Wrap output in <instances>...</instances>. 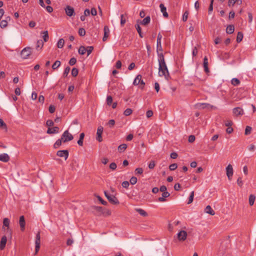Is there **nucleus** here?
<instances>
[{"mask_svg": "<svg viewBox=\"0 0 256 256\" xmlns=\"http://www.w3.org/2000/svg\"><path fill=\"white\" fill-rule=\"evenodd\" d=\"M158 61L159 64L158 74L160 76H164L167 78V76H169V73L168 68L166 66L164 56L162 52L158 54Z\"/></svg>", "mask_w": 256, "mask_h": 256, "instance_id": "obj_1", "label": "nucleus"}, {"mask_svg": "<svg viewBox=\"0 0 256 256\" xmlns=\"http://www.w3.org/2000/svg\"><path fill=\"white\" fill-rule=\"evenodd\" d=\"M61 138L63 140V143H65L72 140L74 136L68 130H66L62 134Z\"/></svg>", "mask_w": 256, "mask_h": 256, "instance_id": "obj_2", "label": "nucleus"}, {"mask_svg": "<svg viewBox=\"0 0 256 256\" xmlns=\"http://www.w3.org/2000/svg\"><path fill=\"white\" fill-rule=\"evenodd\" d=\"M104 194L110 202L113 204H119L120 202L118 199L115 196L108 194L106 192H104Z\"/></svg>", "mask_w": 256, "mask_h": 256, "instance_id": "obj_3", "label": "nucleus"}, {"mask_svg": "<svg viewBox=\"0 0 256 256\" xmlns=\"http://www.w3.org/2000/svg\"><path fill=\"white\" fill-rule=\"evenodd\" d=\"M139 84H140V88L143 89L145 86V82L142 80V76L140 74L136 76L133 82V84L134 86H138Z\"/></svg>", "mask_w": 256, "mask_h": 256, "instance_id": "obj_4", "label": "nucleus"}, {"mask_svg": "<svg viewBox=\"0 0 256 256\" xmlns=\"http://www.w3.org/2000/svg\"><path fill=\"white\" fill-rule=\"evenodd\" d=\"M32 54V48L30 47H26L24 48L20 53L22 58H27Z\"/></svg>", "mask_w": 256, "mask_h": 256, "instance_id": "obj_5", "label": "nucleus"}, {"mask_svg": "<svg viewBox=\"0 0 256 256\" xmlns=\"http://www.w3.org/2000/svg\"><path fill=\"white\" fill-rule=\"evenodd\" d=\"M226 174L227 177L228 178V180L230 181H231L232 180V176H233V174H234V170H233L232 166L230 164H229L226 166Z\"/></svg>", "mask_w": 256, "mask_h": 256, "instance_id": "obj_6", "label": "nucleus"}, {"mask_svg": "<svg viewBox=\"0 0 256 256\" xmlns=\"http://www.w3.org/2000/svg\"><path fill=\"white\" fill-rule=\"evenodd\" d=\"M40 232H38L36 235V240H35V253L34 254H36L40 250Z\"/></svg>", "mask_w": 256, "mask_h": 256, "instance_id": "obj_7", "label": "nucleus"}, {"mask_svg": "<svg viewBox=\"0 0 256 256\" xmlns=\"http://www.w3.org/2000/svg\"><path fill=\"white\" fill-rule=\"evenodd\" d=\"M92 209L94 212H96V214L97 215H101L102 214H104L105 212L104 211V208L102 206H92Z\"/></svg>", "mask_w": 256, "mask_h": 256, "instance_id": "obj_8", "label": "nucleus"}, {"mask_svg": "<svg viewBox=\"0 0 256 256\" xmlns=\"http://www.w3.org/2000/svg\"><path fill=\"white\" fill-rule=\"evenodd\" d=\"M162 38V36L159 33L157 37V44H156V52L158 54H160L159 52L162 51V46L161 40Z\"/></svg>", "mask_w": 256, "mask_h": 256, "instance_id": "obj_9", "label": "nucleus"}, {"mask_svg": "<svg viewBox=\"0 0 256 256\" xmlns=\"http://www.w3.org/2000/svg\"><path fill=\"white\" fill-rule=\"evenodd\" d=\"M69 152L68 150H60L56 152V156L59 157H64V160H66L68 157Z\"/></svg>", "mask_w": 256, "mask_h": 256, "instance_id": "obj_10", "label": "nucleus"}, {"mask_svg": "<svg viewBox=\"0 0 256 256\" xmlns=\"http://www.w3.org/2000/svg\"><path fill=\"white\" fill-rule=\"evenodd\" d=\"M103 130L104 128L101 126H99L98 128L96 140L99 142H101L102 140V135L103 132Z\"/></svg>", "mask_w": 256, "mask_h": 256, "instance_id": "obj_11", "label": "nucleus"}, {"mask_svg": "<svg viewBox=\"0 0 256 256\" xmlns=\"http://www.w3.org/2000/svg\"><path fill=\"white\" fill-rule=\"evenodd\" d=\"M178 238L180 241H184L187 237V232L185 230H180L178 234Z\"/></svg>", "mask_w": 256, "mask_h": 256, "instance_id": "obj_12", "label": "nucleus"}, {"mask_svg": "<svg viewBox=\"0 0 256 256\" xmlns=\"http://www.w3.org/2000/svg\"><path fill=\"white\" fill-rule=\"evenodd\" d=\"M65 11L66 14L69 16H72L74 15V9L70 6H66L65 8Z\"/></svg>", "mask_w": 256, "mask_h": 256, "instance_id": "obj_13", "label": "nucleus"}, {"mask_svg": "<svg viewBox=\"0 0 256 256\" xmlns=\"http://www.w3.org/2000/svg\"><path fill=\"white\" fill-rule=\"evenodd\" d=\"M233 113L234 116H242L244 114V110L239 107L235 108L233 109Z\"/></svg>", "mask_w": 256, "mask_h": 256, "instance_id": "obj_14", "label": "nucleus"}, {"mask_svg": "<svg viewBox=\"0 0 256 256\" xmlns=\"http://www.w3.org/2000/svg\"><path fill=\"white\" fill-rule=\"evenodd\" d=\"M19 224L22 231H24L25 229L26 222L24 217V216H22L20 217Z\"/></svg>", "mask_w": 256, "mask_h": 256, "instance_id": "obj_15", "label": "nucleus"}, {"mask_svg": "<svg viewBox=\"0 0 256 256\" xmlns=\"http://www.w3.org/2000/svg\"><path fill=\"white\" fill-rule=\"evenodd\" d=\"M6 242H7V238L6 236H4L2 238L0 241V250H3L6 244Z\"/></svg>", "mask_w": 256, "mask_h": 256, "instance_id": "obj_16", "label": "nucleus"}, {"mask_svg": "<svg viewBox=\"0 0 256 256\" xmlns=\"http://www.w3.org/2000/svg\"><path fill=\"white\" fill-rule=\"evenodd\" d=\"M59 132V128L58 126H54L52 128H48L47 130V134H58Z\"/></svg>", "mask_w": 256, "mask_h": 256, "instance_id": "obj_17", "label": "nucleus"}, {"mask_svg": "<svg viewBox=\"0 0 256 256\" xmlns=\"http://www.w3.org/2000/svg\"><path fill=\"white\" fill-rule=\"evenodd\" d=\"M104 36L102 38V40L104 42H105L108 36V34L110 32V30L108 27L107 26H105L104 28Z\"/></svg>", "mask_w": 256, "mask_h": 256, "instance_id": "obj_18", "label": "nucleus"}, {"mask_svg": "<svg viewBox=\"0 0 256 256\" xmlns=\"http://www.w3.org/2000/svg\"><path fill=\"white\" fill-rule=\"evenodd\" d=\"M160 11L162 13L163 16L164 18H168V14L166 12V8L164 6L163 4H160Z\"/></svg>", "mask_w": 256, "mask_h": 256, "instance_id": "obj_19", "label": "nucleus"}, {"mask_svg": "<svg viewBox=\"0 0 256 256\" xmlns=\"http://www.w3.org/2000/svg\"><path fill=\"white\" fill-rule=\"evenodd\" d=\"M170 196V194L168 192H164L162 194V196L158 198V200L160 202H164L166 201V198Z\"/></svg>", "mask_w": 256, "mask_h": 256, "instance_id": "obj_20", "label": "nucleus"}, {"mask_svg": "<svg viewBox=\"0 0 256 256\" xmlns=\"http://www.w3.org/2000/svg\"><path fill=\"white\" fill-rule=\"evenodd\" d=\"M10 160V156L7 154L4 153L0 154V160L3 162H8Z\"/></svg>", "mask_w": 256, "mask_h": 256, "instance_id": "obj_21", "label": "nucleus"}, {"mask_svg": "<svg viewBox=\"0 0 256 256\" xmlns=\"http://www.w3.org/2000/svg\"><path fill=\"white\" fill-rule=\"evenodd\" d=\"M210 104L206 103H198L196 104V106L198 109H204L208 108Z\"/></svg>", "mask_w": 256, "mask_h": 256, "instance_id": "obj_22", "label": "nucleus"}, {"mask_svg": "<svg viewBox=\"0 0 256 256\" xmlns=\"http://www.w3.org/2000/svg\"><path fill=\"white\" fill-rule=\"evenodd\" d=\"M232 124L231 121L225 122V126L228 127L226 130V132L228 134H231L233 132V128L231 127Z\"/></svg>", "mask_w": 256, "mask_h": 256, "instance_id": "obj_23", "label": "nucleus"}, {"mask_svg": "<svg viewBox=\"0 0 256 256\" xmlns=\"http://www.w3.org/2000/svg\"><path fill=\"white\" fill-rule=\"evenodd\" d=\"M236 3L238 4H242V1L241 0H228V6L230 7H231L234 6Z\"/></svg>", "mask_w": 256, "mask_h": 256, "instance_id": "obj_24", "label": "nucleus"}, {"mask_svg": "<svg viewBox=\"0 0 256 256\" xmlns=\"http://www.w3.org/2000/svg\"><path fill=\"white\" fill-rule=\"evenodd\" d=\"M204 212L212 216H214L215 214L214 210L212 209L210 206H206L204 209Z\"/></svg>", "mask_w": 256, "mask_h": 256, "instance_id": "obj_25", "label": "nucleus"}, {"mask_svg": "<svg viewBox=\"0 0 256 256\" xmlns=\"http://www.w3.org/2000/svg\"><path fill=\"white\" fill-rule=\"evenodd\" d=\"M62 142H63V140L60 138L58 139L56 142L54 144V148L55 149L58 148L61 145Z\"/></svg>", "mask_w": 256, "mask_h": 256, "instance_id": "obj_26", "label": "nucleus"}, {"mask_svg": "<svg viewBox=\"0 0 256 256\" xmlns=\"http://www.w3.org/2000/svg\"><path fill=\"white\" fill-rule=\"evenodd\" d=\"M234 25H228L226 29V33L228 34H231L234 32Z\"/></svg>", "mask_w": 256, "mask_h": 256, "instance_id": "obj_27", "label": "nucleus"}, {"mask_svg": "<svg viewBox=\"0 0 256 256\" xmlns=\"http://www.w3.org/2000/svg\"><path fill=\"white\" fill-rule=\"evenodd\" d=\"M127 148V145L125 144H122L118 146V150L121 153L124 152Z\"/></svg>", "mask_w": 256, "mask_h": 256, "instance_id": "obj_28", "label": "nucleus"}, {"mask_svg": "<svg viewBox=\"0 0 256 256\" xmlns=\"http://www.w3.org/2000/svg\"><path fill=\"white\" fill-rule=\"evenodd\" d=\"M84 137V132L81 133L80 134V138L78 141V144L80 146H82L83 145V140Z\"/></svg>", "mask_w": 256, "mask_h": 256, "instance_id": "obj_29", "label": "nucleus"}, {"mask_svg": "<svg viewBox=\"0 0 256 256\" xmlns=\"http://www.w3.org/2000/svg\"><path fill=\"white\" fill-rule=\"evenodd\" d=\"M150 16H146L142 21L140 22V24L142 25H146L150 22Z\"/></svg>", "mask_w": 256, "mask_h": 256, "instance_id": "obj_30", "label": "nucleus"}, {"mask_svg": "<svg viewBox=\"0 0 256 256\" xmlns=\"http://www.w3.org/2000/svg\"><path fill=\"white\" fill-rule=\"evenodd\" d=\"M136 210L140 214L143 216H148L147 212L144 210L142 209L141 208H136Z\"/></svg>", "mask_w": 256, "mask_h": 256, "instance_id": "obj_31", "label": "nucleus"}, {"mask_svg": "<svg viewBox=\"0 0 256 256\" xmlns=\"http://www.w3.org/2000/svg\"><path fill=\"white\" fill-rule=\"evenodd\" d=\"M64 44V40L63 38H60L59 39L58 43H57V46L59 48H63Z\"/></svg>", "mask_w": 256, "mask_h": 256, "instance_id": "obj_32", "label": "nucleus"}, {"mask_svg": "<svg viewBox=\"0 0 256 256\" xmlns=\"http://www.w3.org/2000/svg\"><path fill=\"white\" fill-rule=\"evenodd\" d=\"M256 199V196L254 194H250L249 196V204L250 206H252L254 204Z\"/></svg>", "mask_w": 256, "mask_h": 256, "instance_id": "obj_33", "label": "nucleus"}, {"mask_svg": "<svg viewBox=\"0 0 256 256\" xmlns=\"http://www.w3.org/2000/svg\"><path fill=\"white\" fill-rule=\"evenodd\" d=\"M135 27H136V28L137 30V32H138V33L139 34L140 36V38H143L144 36H143V34H142V32L141 28L140 26V25L138 24H136L135 25Z\"/></svg>", "mask_w": 256, "mask_h": 256, "instance_id": "obj_34", "label": "nucleus"}, {"mask_svg": "<svg viewBox=\"0 0 256 256\" xmlns=\"http://www.w3.org/2000/svg\"><path fill=\"white\" fill-rule=\"evenodd\" d=\"M60 60H56L54 64L52 65V68L53 70H56L60 66Z\"/></svg>", "mask_w": 256, "mask_h": 256, "instance_id": "obj_35", "label": "nucleus"}, {"mask_svg": "<svg viewBox=\"0 0 256 256\" xmlns=\"http://www.w3.org/2000/svg\"><path fill=\"white\" fill-rule=\"evenodd\" d=\"M42 34H43L42 38H43L45 42H46L48 40V38H49L48 32L47 30H46V31L43 32H42Z\"/></svg>", "mask_w": 256, "mask_h": 256, "instance_id": "obj_36", "label": "nucleus"}, {"mask_svg": "<svg viewBox=\"0 0 256 256\" xmlns=\"http://www.w3.org/2000/svg\"><path fill=\"white\" fill-rule=\"evenodd\" d=\"M78 52L79 54L84 55L86 52V48L84 46H80L78 49Z\"/></svg>", "mask_w": 256, "mask_h": 256, "instance_id": "obj_37", "label": "nucleus"}, {"mask_svg": "<svg viewBox=\"0 0 256 256\" xmlns=\"http://www.w3.org/2000/svg\"><path fill=\"white\" fill-rule=\"evenodd\" d=\"M243 38V34L241 32H238V33L237 37H236V42H240Z\"/></svg>", "mask_w": 256, "mask_h": 256, "instance_id": "obj_38", "label": "nucleus"}, {"mask_svg": "<svg viewBox=\"0 0 256 256\" xmlns=\"http://www.w3.org/2000/svg\"><path fill=\"white\" fill-rule=\"evenodd\" d=\"M232 84L234 86H238L240 84V81L236 78H233L231 80Z\"/></svg>", "mask_w": 256, "mask_h": 256, "instance_id": "obj_39", "label": "nucleus"}, {"mask_svg": "<svg viewBox=\"0 0 256 256\" xmlns=\"http://www.w3.org/2000/svg\"><path fill=\"white\" fill-rule=\"evenodd\" d=\"M143 169L142 168H136L134 170V174L136 175L142 174L143 173Z\"/></svg>", "mask_w": 256, "mask_h": 256, "instance_id": "obj_40", "label": "nucleus"}, {"mask_svg": "<svg viewBox=\"0 0 256 256\" xmlns=\"http://www.w3.org/2000/svg\"><path fill=\"white\" fill-rule=\"evenodd\" d=\"M78 68H74L72 69V75L73 76H74V77L76 76H78Z\"/></svg>", "mask_w": 256, "mask_h": 256, "instance_id": "obj_41", "label": "nucleus"}, {"mask_svg": "<svg viewBox=\"0 0 256 256\" xmlns=\"http://www.w3.org/2000/svg\"><path fill=\"white\" fill-rule=\"evenodd\" d=\"M70 68L69 66H66L64 72L63 73V76L64 77H66L68 76V74L70 72Z\"/></svg>", "mask_w": 256, "mask_h": 256, "instance_id": "obj_42", "label": "nucleus"}, {"mask_svg": "<svg viewBox=\"0 0 256 256\" xmlns=\"http://www.w3.org/2000/svg\"><path fill=\"white\" fill-rule=\"evenodd\" d=\"M194 192L192 191L191 192L190 196H189L188 204H190L192 202L193 200H194Z\"/></svg>", "mask_w": 256, "mask_h": 256, "instance_id": "obj_43", "label": "nucleus"}, {"mask_svg": "<svg viewBox=\"0 0 256 256\" xmlns=\"http://www.w3.org/2000/svg\"><path fill=\"white\" fill-rule=\"evenodd\" d=\"M132 112L131 108H128L124 112V114L126 116H130Z\"/></svg>", "mask_w": 256, "mask_h": 256, "instance_id": "obj_44", "label": "nucleus"}, {"mask_svg": "<svg viewBox=\"0 0 256 256\" xmlns=\"http://www.w3.org/2000/svg\"><path fill=\"white\" fill-rule=\"evenodd\" d=\"M137 181L138 179L136 176H132L130 179V182L131 184L134 185L137 182Z\"/></svg>", "mask_w": 256, "mask_h": 256, "instance_id": "obj_45", "label": "nucleus"}, {"mask_svg": "<svg viewBox=\"0 0 256 256\" xmlns=\"http://www.w3.org/2000/svg\"><path fill=\"white\" fill-rule=\"evenodd\" d=\"M107 104L110 106L112 103V98L110 96H108L106 98Z\"/></svg>", "mask_w": 256, "mask_h": 256, "instance_id": "obj_46", "label": "nucleus"}, {"mask_svg": "<svg viewBox=\"0 0 256 256\" xmlns=\"http://www.w3.org/2000/svg\"><path fill=\"white\" fill-rule=\"evenodd\" d=\"M86 48V52H87L88 56H89L94 50V47L92 46H87Z\"/></svg>", "mask_w": 256, "mask_h": 256, "instance_id": "obj_47", "label": "nucleus"}, {"mask_svg": "<svg viewBox=\"0 0 256 256\" xmlns=\"http://www.w3.org/2000/svg\"><path fill=\"white\" fill-rule=\"evenodd\" d=\"M80 36H83L86 34V31L84 28H80L78 32Z\"/></svg>", "mask_w": 256, "mask_h": 256, "instance_id": "obj_48", "label": "nucleus"}, {"mask_svg": "<svg viewBox=\"0 0 256 256\" xmlns=\"http://www.w3.org/2000/svg\"><path fill=\"white\" fill-rule=\"evenodd\" d=\"M224 0H217V2H216V8L218 10V7H220V4L223 3Z\"/></svg>", "mask_w": 256, "mask_h": 256, "instance_id": "obj_49", "label": "nucleus"}, {"mask_svg": "<svg viewBox=\"0 0 256 256\" xmlns=\"http://www.w3.org/2000/svg\"><path fill=\"white\" fill-rule=\"evenodd\" d=\"M252 128L250 126H246L245 129L244 134L246 135L250 134L252 131Z\"/></svg>", "mask_w": 256, "mask_h": 256, "instance_id": "obj_50", "label": "nucleus"}, {"mask_svg": "<svg viewBox=\"0 0 256 256\" xmlns=\"http://www.w3.org/2000/svg\"><path fill=\"white\" fill-rule=\"evenodd\" d=\"M96 198L98 200L101 202L103 205L106 206L108 204V202L104 200L100 196H97Z\"/></svg>", "mask_w": 256, "mask_h": 256, "instance_id": "obj_51", "label": "nucleus"}, {"mask_svg": "<svg viewBox=\"0 0 256 256\" xmlns=\"http://www.w3.org/2000/svg\"><path fill=\"white\" fill-rule=\"evenodd\" d=\"M8 25V22L6 20H2L0 22V26L2 28H6Z\"/></svg>", "mask_w": 256, "mask_h": 256, "instance_id": "obj_52", "label": "nucleus"}, {"mask_svg": "<svg viewBox=\"0 0 256 256\" xmlns=\"http://www.w3.org/2000/svg\"><path fill=\"white\" fill-rule=\"evenodd\" d=\"M214 0H210V3L208 8V12L210 14L213 10V2Z\"/></svg>", "mask_w": 256, "mask_h": 256, "instance_id": "obj_53", "label": "nucleus"}, {"mask_svg": "<svg viewBox=\"0 0 256 256\" xmlns=\"http://www.w3.org/2000/svg\"><path fill=\"white\" fill-rule=\"evenodd\" d=\"M3 224L5 226L8 227L10 224V220L8 218H4L3 220Z\"/></svg>", "mask_w": 256, "mask_h": 256, "instance_id": "obj_54", "label": "nucleus"}, {"mask_svg": "<svg viewBox=\"0 0 256 256\" xmlns=\"http://www.w3.org/2000/svg\"><path fill=\"white\" fill-rule=\"evenodd\" d=\"M237 184L240 187H242V186H243L244 182H243V181L242 180V178L241 177H239L238 178V180H237Z\"/></svg>", "mask_w": 256, "mask_h": 256, "instance_id": "obj_55", "label": "nucleus"}, {"mask_svg": "<svg viewBox=\"0 0 256 256\" xmlns=\"http://www.w3.org/2000/svg\"><path fill=\"white\" fill-rule=\"evenodd\" d=\"M44 46V42L42 40H38L36 44V48H42Z\"/></svg>", "mask_w": 256, "mask_h": 256, "instance_id": "obj_56", "label": "nucleus"}, {"mask_svg": "<svg viewBox=\"0 0 256 256\" xmlns=\"http://www.w3.org/2000/svg\"><path fill=\"white\" fill-rule=\"evenodd\" d=\"M0 127L5 129L7 128L6 124L1 118H0Z\"/></svg>", "mask_w": 256, "mask_h": 256, "instance_id": "obj_57", "label": "nucleus"}, {"mask_svg": "<svg viewBox=\"0 0 256 256\" xmlns=\"http://www.w3.org/2000/svg\"><path fill=\"white\" fill-rule=\"evenodd\" d=\"M76 62V59L74 58H72L70 59L68 63L70 65L73 66Z\"/></svg>", "mask_w": 256, "mask_h": 256, "instance_id": "obj_58", "label": "nucleus"}, {"mask_svg": "<svg viewBox=\"0 0 256 256\" xmlns=\"http://www.w3.org/2000/svg\"><path fill=\"white\" fill-rule=\"evenodd\" d=\"M188 11H186L183 15H182V20L184 22H186V21L187 19H188Z\"/></svg>", "mask_w": 256, "mask_h": 256, "instance_id": "obj_59", "label": "nucleus"}, {"mask_svg": "<svg viewBox=\"0 0 256 256\" xmlns=\"http://www.w3.org/2000/svg\"><path fill=\"white\" fill-rule=\"evenodd\" d=\"M114 124H115V121L114 120H110L108 123V125L110 128H112L114 126Z\"/></svg>", "mask_w": 256, "mask_h": 256, "instance_id": "obj_60", "label": "nucleus"}, {"mask_svg": "<svg viewBox=\"0 0 256 256\" xmlns=\"http://www.w3.org/2000/svg\"><path fill=\"white\" fill-rule=\"evenodd\" d=\"M129 185H130V183L128 181H124L122 184V186L126 188H128Z\"/></svg>", "mask_w": 256, "mask_h": 256, "instance_id": "obj_61", "label": "nucleus"}, {"mask_svg": "<svg viewBox=\"0 0 256 256\" xmlns=\"http://www.w3.org/2000/svg\"><path fill=\"white\" fill-rule=\"evenodd\" d=\"M177 167L178 166L176 164H172L169 166V168L170 170H174L177 168Z\"/></svg>", "mask_w": 256, "mask_h": 256, "instance_id": "obj_62", "label": "nucleus"}, {"mask_svg": "<svg viewBox=\"0 0 256 256\" xmlns=\"http://www.w3.org/2000/svg\"><path fill=\"white\" fill-rule=\"evenodd\" d=\"M54 124V123L53 122V121L51 120H48L47 121H46V125L48 126L49 128L50 127V126H53Z\"/></svg>", "mask_w": 256, "mask_h": 256, "instance_id": "obj_63", "label": "nucleus"}, {"mask_svg": "<svg viewBox=\"0 0 256 256\" xmlns=\"http://www.w3.org/2000/svg\"><path fill=\"white\" fill-rule=\"evenodd\" d=\"M116 167V164L115 162H112L110 164V168L112 170H115Z\"/></svg>", "mask_w": 256, "mask_h": 256, "instance_id": "obj_64", "label": "nucleus"}]
</instances>
